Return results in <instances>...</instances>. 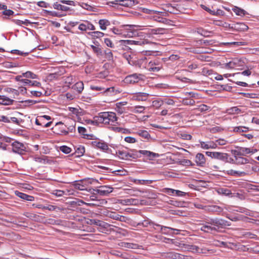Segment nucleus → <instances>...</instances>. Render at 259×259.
I'll return each instance as SVG.
<instances>
[{
    "instance_id": "nucleus-1",
    "label": "nucleus",
    "mask_w": 259,
    "mask_h": 259,
    "mask_svg": "<svg viewBox=\"0 0 259 259\" xmlns=\"http://www.w3.org/2000/svg\"><path fill=\"white\" fill-rule=\"evenodd\" d=\"M140 27V26L135 25H123L119 28H113L112 32L115 34L125 37L143 36V32L138 31V28Z\"/></svg>"
},
{
    "instance_id": "nucleus-2",
    "label": "nucleus",
    "mask_w": 259,
    "mask_h": 259,
    "mask_svg": "<svg viewBox=\"0 0 259 259\" xmlns=\"http://www.w3.org/2000/svg\"><path fill=\"white\" fill-rule=\"evenodd\" d=\"M95 120L99 123L114 125L117 122V117L113 112H103L95 116Z\"/></svg>"
},
{
    "instance_id": "nucleus-3",
    "label": "nucleus",
    "mask_w": 259,
    "mask_h": 259,
    "mask_svg": "<svg viewBox=\"0 0 259 259\" xmlns=\"http://www.w3.org/2000/svg\"><path fill=\"white\" fill-rule=\"evenodd\" d=\"M204 222H206L211 226L216 227L217 230L220 228H223L226 226H229L230 225V223L227 221L217 218H206L205 219Z\"/></svg>"
},
{
    "instance_id": "nucleus-4",
    "label": "nucleus",
    "mask_w": 259,
    "mask_h": 259,
    "mask_svg": "<svg viewBox=\"0 0 259 259\" xmlns=\"http://www.w3.org/2000/svg\"><path fill=\"white\" fill-rule=\"evenodd\" d=\"M138 27V31L140 30H144L147 37L149 38H154L155 35H161L167 33V30L163 28H155L152 29L139 28Z\"/></svg>"
},
{
    "instance_id": "nucleus-5",
    "label": "nucleus",
    "mask_w": 259,
    "mask_h": 259,
    "mask_svg": "<svg viewBox=\"0 0 259 259\" xmlns=\"http://www.w3.org/2000/svg\"><path fill=\"white\" fill-rule=\"evenodd\" d=\"M62 4L74 6L75 2L73 1L60 0L54 3L53 6L55 9L63 12H67L70 10L69 7L64 6Z\"/></svg>"
},
{
    "instance_id": "nucleus-6",
    "label": "nucleus",
    "mask_w": 259,
    "mask_h": 259,
    "mask_svg": "<svg viewBox=\"0 0 259 259\" xmlns=\"http://www.w3.org/2000/svg\"><path fill=\"white\" fill-rule=\"evenodd\" d=\"M12 151L14 153L22 155L26 151V146L22 143L15 141L12 143Z\"/></svg>"
},
{
    "instance_id": "nucleus-7",
    "label": "nucleus",
    "mask_w": 259,
    "mask_h": 259,
    "mask_svg": "<svg viewBox=\"0 0 259 259\" xmlns=\"http://www.w3.org/2000/svg\"><path fill=\"white\" fill-rule=\"evenodd\" d=\"M161 68L160 62L157 59L147 61L146 69L152 72H158Z\"/></svg>"
},
{
    "instance_id": "nucleus-8",
    "label": "nucleus",
    "mask_w": 259,
    "mask_h": 259,
    "mask_svg": "<svg viewBox=\"0 0 259 259\" xmlns=\"http://www.w3.org/2000/svg\"><path fill=\"white\" fill-rule=\"evenodd\" d=\"M143 77L144 75L142 74L134 73L126 76L124 80L126 83L134 84L143 80Z\"/></svg>"
},
{
    "instance_id": "nucleus-9",
    "label": "nucleus",
    "mask_w": 259,
    "mask_h": 259,
    "mask_svg": "<svg viewBox=\"0 0 259 259\" xmlns=\"http://www.w3.org/2000/svg\"><path fill=\"white\" fill-rule=\"evenodd\" d=\"M156 226L160 227V230L159 232L164 235H171L172 234H179L180 232V230L174 229L171 227L161 226L158 224L156 225Z\"/></svg>"
},
{
    "instance_id": "nucleus-10",
    "label": "nucleus",
    "mask_w": 259,
    "mask_h": 259,
    "mask_svg": "<svg viewBox=\"0 0 259 259\" xmlns=\"http://www.w3.org/2000/svg\"><path fill=\"white\" fill-rule=\"evenodd\" d=\"M206 154L212 158L220 160L225 162L227 159V153H221L219 152H206Z\"/></svg>"
},
{
    "instance_id": "nucleus-11",
    "label": "nucleus",
    "mask_w": 259,
    "mask_h": 259,
    "mask_svg": "<svg viewBox=\"0 0 259 259\" xmlns=\"http://www.w3.org/2000/svg\"><path fill=\"white\" fill-rule=\"evenodd\" d=\"M113 188L109 186H101L97 189L95 191L96 193L102 195L106 196L113 191Z\"/></svg>"
},
{
    "instance_id": "nucleus-12",
    "label": "nucleus",
    "mask_w": 259,
    "mask_h": 259,
    "mask_svg": "<svg viewBox=\"0 0 259 259\" xmlns=\"http://www.w3.org/2000/svg\"><path fill=\"white\" fill-rule=\"evenodd\" d=\"M92 145L98 149L104 151H107L110 150L108 144L102 140H95L92 142Z\"/></svg>"
},
{
    "instance_id": "nucleus-13",
    "label": "nucleus",
    "mask_w": 259,
    "mask_h": 259,
    "mask_svg": "<svg viewBox=\"0 0 259 259\" xmlns=\"http://www.w3.org/2000/svg\"><path fill=\"white\" fill-rule=\"evenodd\" d=\"M165 258L170 259H190V257L175 252H170L164 255Z\"/></svg>"
},
{
    "instance_id": "nucleus-14",
    "label": "nucleus",
    "mask_w": 259,
    "mask_h": 259,
    "mask_svg": "<svg viewBox=\"0 0 259 259\" xmlns=\"http://www.w3.org/2000/svg\"><path fill=\"white\" fill-rule=\"evenodd\" d=\"M256 149H250L245 147H240L237 150L235 151L234 155L245 156L250 153H254L256 152Z\"/></svg>"
},
{
    "instance_id": "nucleus-15",
    "label": "nucleus",
    "mask_w": 259,
    "mask_h": 259,
    "mask_svg": "<svg viewBox=\"0 0 259 259\" xmlns=\"http://www.w3.org/2000/svg\"><path fill=\"white\" fill-rule=\"evenodd\" d=\"M148 60L146 57H142L135 60L134 66L141 69H146Z\"/></svg>"
},
{
    "instance_id": "nucleus-16",
    "label": "nucleus",
    "mask_w": 259,
    "mask_h": 259,
    "mask_svg": "<svg viewBox=\"0 0 259 259\" xmlns=\"http://www.w3.org/2000/svg\"><path fill=\"white\" fill-rule=\"evenodd\" d=\"M81 31H87V30H95V26L90 21H85L84 23H80L78 27Z\"/></svg>"
},
{
    "instance_id": "nucleus-17",
    "label": "nucleus",
    "mask_w": 259,
    "mask_h": 259,
    "mask_svg": "<svg viewBox=\"0 0 259 259\" xmlns=\"http://www.w3.org/2000/svg\"><path fill=\"white\" fill-rule=\"evenodd\" d=\"M241 62L238 59H234L229 62L225 64V68L227 69H235L241 66Z\"/></svg>"
},
{
    "instance_id": "nucleus-18",
    "label": "nucleus",
    "mask_w": 259,
    "mask_h": 259,
    "mask_svg": "<svg viewBox=\"0 0 259 259\" xmlns=\"http://www.w3.org/2000/svg\"><path fill=\"white\" fill-rule=\"evenodd\" d=\"M149 95L146 93L138 92L133 94L132 98L136 101H146Z\"/></svg>"
},
{
    "instance_id": "nucleus-19",
    "label": "nucleus",
    "mask_w": 259,
    "mask_h": 259,
    "mask_svg": "<svg viewBox=\"0 0 259 259\" xmlns=\"http://www.w3.org/2000/svg\"><path fill=\"white\" fill-rule=\"evenodd\" d=\"M223 208L219 206L211 205H206L204 207V211L208 212H221L223 211Z\"/></svg>"
},
{
    "instance_id": "nucleus-20",
    "label": "nucleus",
    "mask_w": 259,
    "mask_h": 259,
    "mask_svg": "<svg viewBox=\"0 0 259 259\" xmlns=\"http://www.w3.org/2000/svg\"><path fill=\"white\" fill-rule=\"evenodd\" d=\"M235 164H245L246 163H252L253 160H249L246 158L243 157L242 155H235Z\"/></svg>"
},
{
    "instance_id": "nucleus-21",
    "label": "nucleus",
    "mask_w": 259,
    "mask_h": 259,
    "mask_svg": "<svg viewBox=\"0 0 259 259\" xmlns=\"http://www.w3.org/2000/svg\"><path fill=\"white\" fill-rule=\"evenodd\" d=\"M136 152L142 154L145 157L147 158L150 160H152L155 157H158L159 156L158 154L157 153H155L153 152H151L150 151L147 150H139L138 151H137Z\"/></svg>"
},
{
    "instance_id": "nucleus-22",
    "label": "nucleus",
    "mask_w": 259,
    "mask_h": 259,
    "mask_svg": "<svg viewBox=\"0 0 259 259\" xmlns=\"http://www.w3.org/2000/svg\"><path fill=\"white\" fill-rule=\"evenodd\" d=\"M231 28L237 31H245L248 30V26L244 23H237L234 24L231 27Z\"/></svg>"
},
{
    "instance_id": "nucleus-23",
    "label": "nucleus",
    "mask_w": 259,
    "mask_h": 259,
    "mask_svg": "<svg viewBox=\"0 0 259 259\" xmlns=\"http://www.w3.org/2000/svg\"><path fill=\"white\" fill-rule=\"evenodd\" d=\"M195 161L197 165L204 166L206 162L205 157L203 154L197 153L195 156Z\"/></svg>"
},
{
    "instance_id": "nucleus-24",
    "label": "nucleus",
    "mask_w": 259,
    "mask_h": 259,
    "mask_svg": "<svg viewBox=\"0 0 259 259\" xmlns=\"http://www.w3.org/2000/svg\"><path fill=\"white\" fill-rule=\"evenodd\" d=\"M128 45H135L139 46H144L145 45L149 44L150 42L146 39H140L137 40H126Z\"/></svg>"
},
{
    "instance_id": "nucleus-25",
    "label": "nucleus",
    "mask_w": 259,
    "mask_h": 259,
    "mask_svg": "<svg viewBox=\"0 0 259 259\" xmlns=\"http://www.w3.org/2000/svg\"><path fill=\"white\" fill-rule=\"evenodd\" d=\"M127 103V102L125 101L117 103L115 106V110L119 114H122L125 110L123 106L126 105Z\"/></svg>"
},
{
    "instance_id": "nucleus-26",
    "label": "nucleus",
    "mask_w": 259,
    "mask_h": 259,
    "mask_svg": "<svg viewBox=\"0 0 259 259\" xmlns=\"http://www.w3.org/2000/svg\"><path fill=\"white\" fill-rule=\"evenodd\" d=\"M15 194L20 198L28 201H33L34 200L33 196L27 195L22 192H20L18 191H15Z\"/></svg>"
},
{
    "instance_id": "nucleus-27",
    "label": "nucleus",
    "mask_w": 259,
    "mask_h": 259,
    "mask_svg": "<svg viewBox=\"0 0 259 259\" xmlns=\"http://www.w3.org/2000/svg\"><path fill=\"white\" fill-rule=\"evenodd\" d=\"M200 147L204 149H215L217 147V144L214 142L210 141L208 142H200Z\"/></svg>"
},
{
    "instance_id": "nucleus-28",
    "label": "nucleus",
    "mask_w": 259,
    "mask_h": 259,
    "mask_svg": "<svg viewBox=\"0 0 259 259\" xmlns=\"http://www.w3.org/2000/svg\"><path fill=\"white\" fill-rule=\"evenodd\" d=\"M200 230L202 231L207 232V233H209L212 231H217V228L215 226H211L208 225L206 222H204V223L202 225Z\"/></svg>"
},
{
    "instance_id": "nucleus-29",
    "label": "nucleus",
    "mask_w": 259,
    "mask_h": 259,
    "mask_svg": "<svg viewBox=\"0 0 259 259\" xmlns=\"http://www.w3.org/2000/svg\"><path fill=\"white\" fill-rule=\"evenodd\" d=\"M113 4L121 5L124 7L132 6L134 3V1L132 0H120V1H115L112 2Z\"/></svg>"
},
{
    "instance_id": "nucleus-30",
    "label": "nucleus",
    "mask_w": 259,
    "mask_h": 259,
    "mask_svg": "<svg viewBox=\"0 0 259 259\" xmlns=\"http://www.w3.org/2000/svg\"><path fill=\"white\" fill-rule=\"evenodd\" d=\"M120 92L115 89L114 87H111L104 89L103 93L106 96H114L119 94Z\"/></svg>"
},
{
    "instance_id": "nucleus-31",
    "label": "nucleus",
    "mask_w": 259,
    "mask_h": 259,
    "mask_svg": "<svg viewBox=\"0 0 259 259\" xmlns=\"http://www.w3.org/2000/svg\"><path fill=\"white\" fill-rule=\"evenodd\" d=\"M136 134L145 140H148L150 139L151 136L148 132L143 130H138L136 132Z\"/></svg>"
},
{
    "instance_id": "nucleus-32",
    "label": "nucleus",
    "mask_w": 259,
    "mask_h": 259,
    "mask_svg": "<svg viewBox=\"0 0 259 259\" xmlns=\"http://www.w3.org/2000/svg\"><path fill=\"white\" fill-rule=\"evenodd\" d=\"M98 23L100 29L102 30H105L107 27L111 24L110 21L106 19L99 20Z\"/></svg>"
},
{
    "instance_id": "nucleus-33",
    "label": "nucleus",
    "mask_w": 259,
    "mask_h": 259,
    "mask_svg": "<svg viewBox=\"0 0 259 259\" xmlns=\"http://www.w3.org/2000/svg\"><path fill=\"white\" fill-rule=\"evenodd\" d=\"M14 100L5 96L0 95V104L9 105L13 104Z\"/></svg>"
},
{
    "instance_id": "nucleus-34",
    "label": "nucleus",
    "mask_w": 259,
    "mask_h": 259,
    "mask_svg": "<svg viewBox=\"0 0 259 259\" xmlns=\"http://www.w3.org/2000/svg\"><path fill=\"white\" fill-rule=\"evenodd\" d=\"M104 214L110 218L113 219L115 220H120L121 216L115 212L107 211L105 212Z\"/></svg>"
},
{
    "instance_id": "nucleus-35",
    "label": "nucleus",
    "mask_w": 259,
    "mask_h": 259,
    "mask_svg": "<svg viewBox=\"0 0 259 259\" xmlns=\"http://www.w3.org/2000/svg\"><path fill=\"white\" fill-rule=\"evenodd\" d=\"M90 224L91 225H96V226L102 227L105 228L108 226V224L107 223L96 219H92L90 220Z\"/></svg>"
},
{
    "instance_id": "nucleus-36",
    "label": "nucleus",
    "mask_w": 259,
    "mask_h": 259,
    "mask_svg": "<svg viewBox=\"0 0 259 259\" xmlns=\"http://www.w3.org/2000/svg\"><path fill=\"white\" fill-rule=\"evenodd\" d=\"M183 247L185 249L189 251L192 252L193 253H197L198 249V246L194 245H189V244H183Z\"/></svg>"
},
{
    "instance_id": "nucleus-37",
    "label": "nucleus",
    "mask_w": 259,
    "mask_h": 259,
    "mask_svg": "<svg viewBox=\"0 0 259 259\" xmlns=\"http://www.w3.org/2000/svg\"><path fill=\"white\" fill-rule=\"evenodd\" d=\"M123 202H122V204H125V205H137L139 204V200L138 199H134V198H129V199H124L123 200Z\"/></svg>"
},
{
    "instance_id": "nucleus-38",
    "label": "nucleus",
    "mask_w": 259,
    "mask_h": 259,
    "mask_svg": "<svg viewBox=\"0 0 259 259\" xmlns=\"http://www.w3.org/2000/svg\"><path fill=\"white\" fill-rule=\"evenodd\" d=\"M72 88L76 91L78 93H80L83 90L84 85L82 81L76 82L72 87Z\"/></svg>"
},
{
    "instance_id": "nucleus-39",
    "label": "nucleus",
    "mask_w": 259,
    "mask_h": 259,
    "mask_svg": "<svg viewBox=\"0 0 259 259\" xmlns=\"http://www.w3.org/2000/svg\"><path fill=\"white\" fill-rule=\"evenodd\" d=\"M249 128L248 127L244 126H238L234 127L233 128V132L236 133H246L249 131Z\"/></svg>"
},
{
    "instance_id": "nucleus-40",
    "label": "nucleus",
    "mask_w": 259,
    "mask_h": 259,
    "mask_svg": "<svg viewBox=\"0 0 259 259\" xmlns=\"http://www.w3.org/2000/svg\"><path fill=\"white\" fill-rule=\"evenodd\" d=\"M232 10L235 14L238 16H244L246 14L245 10L237 7H235Z\"/></svg>"
},
{
    "instance_id": "nucleus-41",
    "label": "nucleus",
    "mask_w": 259,
    "mask_h": 259,
    "mask_svg": "<svg viewBox=\"0 0 259 259\" xmlns=\"http://www.w3.org/2000/svg\"><path fill=\"white\" fill-rule=\"evenodd\" d=\"M59 125H61V127H60V131L59 133H58L60 135H67L68 134V131H67L64 126H65L63 123L62 122H58L56 123L55 126L57 127Z\"/></svg>"
},
{
    "instance_id": "nucleus-42",
    "label": "nucleus",
    "mask_w": 259,
    "mask_h": 259,
    "mask_svg": "<svg viewBox=\"0 0 259 259\" xmlns=\"http://www.w3.org/2000/svg\"><path fill=\"white\" fill-rule=\"evenodd\" d=\"M23 81L24 85L28 84L31 86L39 87L41 84L39 82H38L37 81H31L28 79H24V80Z\"/></svg>"
},
{
    "instance_id": "nucleus-43",
    "label": "nucleus",
    "mask_w": 259,
    "mask_h": 259,
    "mask_svg": "<svg viewBox=\"0 0 259 259\" xmlns=\"http://www.w3.org/2000/svg\"><path fill=\"white\" fill-rule=\"evenodd\" d=\"M207 252H209V253H214L215 252V250L214 249H207L205 247H203V248H199L198 247V251H197V253H199V254H205V253H206Z\"/></svg>"
},
{
    "instance_id": "nucleus-44",
    "label": "nucleus",
    "mask_w": 259,
    "mask_h": 259,
    "mask_svg": "<svg viewBox=\"0 0 259 259\" xmlns=\"http://www.w3.org/2000/svg\"><path fill=\"white\" fill-rule=\"evenodd\" d=\"M91 48L97 56H101L102 55V49L98 45H91Z\"/></svg>"
},
{
    "instance_id": "nucleus-45",
    "label": "nucleus",
    "mask_w": 259,
    "mask_h": 259,
    "mask_svg": "<svg viewBox=\"0 0 259 259\" xmlns=\"http://www.w3.org/2000/svg\"><path fill=\"white\" fill-rule=\"evenodd\" d=\"M88 34L93 38H97L102 37L104 35V33L103 32L98 31L90 32L88 33Z\"/></svg>"
},
{
    "instance_id": "nucleus-46",
    "label": "nucleus",
    "mask_w": 259,
    "mask_h": 259,
    "mask_svg": "<svg viewBox=\"0 0 259 259\" xmlns=\"http://www.w3.org/2000/svg\"><path fill=\"white\" fill-rule=\"evenodd\" d=\"M83 183L82 181L75 182L73 185L76 189L79 190H86V188Z\"/></svg>"
},
{
    "instance_id": "nucleus-47",
    "label": "nucleus",
    "mask_w": 259,
    "mask_h": 259,
    "mask_svg": "<svg viewBox=\"0 0 259 259\" xmlns=\"http://www.w3.org/2000/svg\"><path fill=\"white\" fill-rule=\"evenodd\" d=\"M227 174L231 176H242L244 175L245 173L243 171H239L234 170L233 169H230L227 171Z\"/></svg>"
},
{
    "instance_id": "nucleus-48",
    "label": "nucleus",
    "mask_w": 259,
    "mask_h": 259,
    "mask_svg": "<svg viewBox=\"0 0 259 259\" xmlns=\"http://www.w3.org/2000/svg\"><path fill=\"white\" fill-rule=\"evenodd\" d=\"M6 91L7 92L12 94V98H15L16 97L19 96V91H17V90L9 88H7Z\"/></svg>"
},
{
    "instance_id": "nucleus-49",
    "label": "nucleus",
    "mask_w": 259,
    "mask_h": 259,
    "mask_svg": "<svg viewBox=\"0 0 259 259\" xmlns=\"http://www.w3.org/2000/svg\"><path fill=\"white\" fill-rule=\"evenodd\" d=\"M241 110L237 107H232L227 110V113L230 114H239Z\"/></svg>"
},
{
    "instance_id": "nucleus-50",
    "label": "nucleus",
    "mask_w": 259,
    "mask_h": 259,
    "mask_svg": "<svg viewBox=\"0 0 259 259\" xmlns=\"http://www.w3.org/2000/svg\"><path fill=\"white\" fill-rule=\"evenodd\" d=\"M218 193L225 196H229L232 194L231 190L227 188H220L218 191Z\"/></svg>"
},
{
    "instance_id": "nucleus-51",
    "label": "nucleus",
    "mask_w": 259,
    "mask_h": 259,
    "mask_svg": "<svg viewBox=\"0 0 259 259\" xmlns=\"http://www.w3.org/2000/svg\"><path fill=\"white\" fill-rule=\"evenodd\" d=\"M85 152L84 147L82 146H79L76 150H75V154L76 156L80 157L83 155Z\"/></svg>"
},
{
    "instance_id": "nucleus-52",
    "label": "nucleus",
    "mask_w": 259,
    "mask_h": 259,
    "mask_svg": "<svg viewBox=\"0 0 259 259\" xmlns=\"http://www.w3.org/2000/svg\"><path fill=\"white\" fill-rule=\"evenodd\" d=\"M163 104V101L162 99H158L154 100L152 103V106L156 108H159Z\"/></svg>"
},
{
    "instance_id": "nucleus-53",
    "label": "nucleus",
    "mask_w": 259,
    "mask_h": 259,
    "mask_svg": "<svg viewBox=\"0 0 259 259\" xmlns=\"http://www.w3.org/2000/svg\"><path fill=\"white\" fill-rule=\"evenodd\" d=\"M145 109V107L142 106H136L134 107L132 111L135 113H143Z\"/></svg>"
},
{
    "instance_id": "nucleus-54",
    "label": "nucleus",
    "mask_w": 259,
    "mask_h": 259,
    "mask_svg": "<svg viewBox=\"0 0 259 259\" xmlns=\"http://www.w3.org/2000/svg\"><path fill=\"white\" fill-rule=\"evenodd\" d=\"M119 155L123 159H128L130 157H132V155L130 153L125 151H119Z\"/></svg>"
},
{
    "instance_id": "nucleus-55",
    "label": "nucleus",
    "mask_w": 259,
    "mask_h": 259,
    "mask_svg": "<svg viewBox=\"0 0 259 259\" xmlns=\"http://www.w3.org/2000/svg\"><path fill=\"white\" fill-rule=\"evenodd\" d=\"M112 129L113 131L116 132H120L122 133H126L128 134L130 133V130L128 129L123 128L119 127H112Z\"/></svg>"
},
{
    "instance_id": "nucleus-56",
    "label": "nucleus",
    "mask_w": 259,
    "mask_h": 259,
    "mask_svg": "<svg viewBox=\"0 0 259 259\" xmlns=\"http://www.w3.org/2000/svg\"><path fill=\"white\" fill-rule=\"evenodd\" d=\"M213 245L217 247H228L227 243L225 242L220 241L219 240H214L213 243Z\"/></svg>"
},
{
    "instance_id": "nucleus-57",
    "label": "nucleus",
    "mask_w": 259,
    "mask_h": 259,
    "mask_svg": "<svg viewBox=\"0 0 259 259\" xmlns=\"http://www.w3.org/2000/svg\"><path fill=\"white\" fill-rule=\"evenodd\" d=\"M23 77L26 78H30L32 79L37 78V76L31 71H27L26 72L23 73Z\"/></svg>"
},
{
    "instance_id": "nucleus-58",
    "label": "nucleus",
    "mask_w": 259,
    "mask_h": 259,
    "mask_svg": "<svg viewBox=\"0 0 259 259\" xmlns=\"http://www.w3.org/2000/svg\"><path fill=\"white\" fill-rule=\"evenodd\" d=\"M60 150L63 153L65 154H69L71 152V149L66 146H62L60 147Z\"/></svg>"
},
{
    "instance_id": "nucleus-59",
    "label": "nucleus",
    "mask_w": 259,
    "mask_h": 259,
    "mask_svg": "<svg viewBox=\"0 0 259 259\" xmlns=\"http://www.w3.org/2000/svg\"><path fill=\"white\" fill-rule=\"evenodd\" d=\"M123 57L126 59L128 64H130L131 65H134L135 59H133V57H132L130 55L124 54Z\"/></svg>"
},
{
    "instance_id": "nucleus-60",
    "label": "nucleus",
    "mask_w": 259,
    "mask_h": 259,
    "mask_svg": "<svg viewBox=\"0 0 259 259\" xmlns=\"http://www.w3.org/2000/svg\"><path fill=\"white\" fill-rule=\"evenodd\" d=\"M43 209H48L50 211H54L56 210L57 209L60 210V208L59 207L55 205H48L44 206V207H43Z\"/></svg>"
},
{
    "instance_id": "nucleus-61",
    "label": "nucleus",
    "mask_w": 259,
    "mask_h": 259,
    "mask_svg": "<svg viewBox=\"0 0 259 259\" xmlns=\"http://www.w3.org/2000/svg\"><path fill=\"white\" fill-rule=\"evenodd\" d=\"M105 54L107 59L108 60H111L113 59V54L111 51L109 49H107L105 51Z\"/></svg>"
},
{
    "instance_id": "nucleus-62",
    "label": "nucleus",
    "mask_w": 259,
    "mask_h": 259,
    "mask_svg": "<svg viewBox=\"0 0 259 259\" xmlns=\"http://www.w3.org/2000/svg\"><path fill=\"white\" fill-rule=\"evenodd\" d=\"M65 194L64 191L60 190H55L53 191L52 194L57 196V197H61L64 195Z\"/></svg>"
},
{
    "instance_id": "nucleus-63",
    "label": "nucleus",
    "mask_w": 259,
    "mask_h": 259,
    "mask_svg": "<svg viewBox=\"0 0 259 259\" xmlns=\"http://www.w3.org/2000/svg\"><path fill=\"white\" fill-rule=\"evenodd\" d=\"M212 70H209L207 68H203L202 70L201 73L203 75H209L212 74Z\"/></svg>"
},
{
    "instance_id": "nucleus-64",
    "label": "nucleus",
    "mask_w": 259,
    "mask_h": 259,
    "mask_svg": "<svg viewBox=\"0 0 259 259\" xmlns=\"http://www.w3.org/2000/svg\"><path fill=\"white\" fill-rule=\"evenodd\" d=\"M227 143H228L227 141L223 139H220L217 140L214 142L215 144H217V146L218 145H221V146L225 145L226 144H227Z\"/></svg>"
}]
</instances>
